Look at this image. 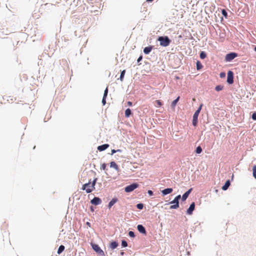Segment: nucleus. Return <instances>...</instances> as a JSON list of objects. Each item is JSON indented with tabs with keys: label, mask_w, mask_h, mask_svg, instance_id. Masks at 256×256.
<instances>
[{
	"label": "nucleus",
	"mask_w": 256,
	"mask_h": 256,
	"mask_svg": "<svg viewBox=\"0 0 256 256\" xmlns=\"http://www.w3.org/2000/svg\"><path fill=\"white\" fill-rule=\"evenodd\" d=\"M195 203L192 202L190 205L189 208L187 210L186 213L189 215H191L192 214L193 211L194 210Z\"/></svg>",
	"instance_id": "1a4fd4ad"
},
{
	"label": "nucleus",
	"mask_w": 256,
	"mask_h": 256,
	"mask_svg": "<svg viewBox=\"0 0 256 256\" xmlns=\"http://www.w3.org/2000/svg\"><path fill=\"white\" fill-rule=\"evenodd\" d=\"M92 246L93 250L99 255L102 256H104V251L100 248L96 244H92Z\"/></svg>",
	"instance_id": "20e7f679"
},
{
	"label": "nucleus",
	"mask_w": 256,
	"mask_h": 256,
	"mask_svg": "<svg viewBox=\"0 0 256 256\" xmlns=\"http://www.w3.org/2000/svg\"><path fill=\"white\" fill-rule=\"evenodd\" d=\"M252 118L254 120H256V112H254V113L252 114Z\"/></svg>",
	"instance_id": "e433bc0d"
},
{
	"label": "nucleus",
	"mask_w": 256,
	"mask_h": 256,
	"mask_svg": "<svg viewBox=\"0 0 256 256\" xmlns=\"http://www.w3.org/2000/svg\"><path fill=\"white\" fill-rule=\"evenodd\" d=\"M122 245L124 247L127 246H128L127 242L126 240H122Z\"/></svg>",
	"instance_id": "2f4dec72"
},
{
	"label": "nucleus",
	"mask_w": 256,
	"mask_h": 256,
	"mask_svg": "<svg viewBox=\"0 0 256 256\" xmlns=\"http://www.w3.org/2000/svg\"><path fill=\"white\" fill-rule=\"evenodd\" d=\"M124 252H121L120 253V256H124Z\"/></svg>",
	"instance_id": "37998d69"
},
{
	"label": "nucleus",
	"mask_w": 256,
	"mask_h": 256,
	"mask_svg": "<svg viewBox=\"0 0 256 256\" xmlns=\"http://www.w3.org/2000/svg\"><path fill=\"white\" fill-rule=\"evenodd\" d=\"M254 50L256 52V46L254 48Z\"/></svg>",
	"instance_id": "49530a36"
},
{
	"label": "nucleus",
	"mask_w": 256,
	"mask_h": 256,
	"mask_svg": "<svg viewBox=\"0 0 256 256\" xmlns=\"http://www.w3.org/2000/svg\"><path fill=\"white\" fill-rule=\"evenodd\" d=\"M98 180V178H95L92 182L90 180L88 183L84 184L82 189L85 190L86 193H90L95 189V185Z\"/></svg>",
	"instance_id": "f257e3e1"
},
{
	"label": "nucleus",
	"mask_w": 256,
	"mask_h": 256,
	"mask_svg": "<svg viewBox=\"0 0 256 256\" xmlns=\"http://www.w3.org/2000/svg\"><path fill=\"white\" fill-rule=\"evenodd\" d=\"M118 202V199L116 198H112L110 202L108 203V207L109 208L114 205Z\"/></svg>",
	"instance_id": "f3484780"
},
{
	"label": "nucleus",
	"mask_w": 256,
	"mask_h": 256,
	"mask_svg": "<svg viewBox=\"0 0 256 256\" xmlns=\"http://www.w3.org/2000/svg\"><path fill=\"white\" fill-rule=\"evenodd\" d=\"M155 103L156 104V107H160L162 106V102L160 100H156Z\"/></svg>",
	"instance_id": "bb28decb"
},
{
	"label": "nucleus",
	"mask_w": 256,
	"mask_h": 256,
	"mask_svg": "<svg viewBox=\"0 0 256 256\" xmlns=\"http://www.w3.org/2000/svg\"><path fill=\"white\" fill-rule=\"evenodd\" d=\"M131 114V110L130 108H127L125 111V116L128 118Z\"/></svg>",
	"instance_id": "5701e85b"
},
{
	"label": "nucleus",
	"mask_w": 256,
	"mask_h": 256,
	"mask_svg": "<svg viewBox=\"0 0 256 256\" xmlns=\"http://www.w3.org/2000/svg\"><path fill=\"white\" fill-rule=\"evenodd\" d=\"M158 40L160 42V45L164 47L168 46L170 42V40L167 36H160Z\"/></svg>",
	"instance_id": "f03ea898"
},
{
	"label": "nucleus",
	"mask_w": 256,
	"mask_h": 256,
	"mask_svg": "<svg viewBox=\"0 0 256 256\" xmlns=\"http://www.w3.org/2000/svg\"><path fill=\"white\" fill-rule=\"evenodd\" d=\"M220 78H224L226 76L224 72H221L220 74Z\"/></svg>",
	"instance_id": "4c0bfd02"
},
{
	"label": "nucleus",
	"mask_w": 256,
	"mask_h": 256,
	"mask_svg": "<svg viewBox=\"0 0 256 256\" xmlns=\"http://www.w3.org/2000/svg\"><path fill=\"white\" fill-rule=\"evenodd\" d=\"M180 198H181L180 195H178V196H177L175 198H176L178 201V200H179Z\"/></svg>",
	"instance_id": "58836bf2"
},
{
	"label": "nucleus",
	"mask_w": 256,
	"mask_h": 256,
	"mask_svg": "<svg viewBox=\"0 0 256 256\" xmlns=\"http://www.w3.org/2000/svg\"><path fill=\"white\" fill-rule=\"evenodd\" d=\"M64 246L63 245H61L59 246L58 249V250L57 253L58 254H61L64 250Z\"/></svg>",
	"instance_id": "4be33fe9"
},
{
	"label": "nucleus",
	"mask_w": 256,
	"mask_h": 256,
	"mask_svg": "<svg viewBox=\"0 0 256 256\" xmlns=\"http://www.w3.org/2000/svg\"><path fill=\"white\" fill-rule=\"evenodd\" d=\"M252 175L256 179V165L254 166L252 168Z\"/></svg>",
	"instance_id": "a878e982"
},
{
	"label": "nucleus",
	"mask_w": 256,
	"mask_h": 256,
	"mask_svg": "<svg viewBox=\"0 0 256 256\" xmlns=\"http://www.w3.org/2000/svg\"><path fill=\"white\" fill-rule=\"evenodd\" d=\"M86 224H87L88 225H90V222H88L86 223Z\"/></svg>",
	"instance_id": "a18cd8bd"
},
{
	"label": "nucleus",
	"mask_w": 256,
	"mask_h": 256,
	"mask_svg": "<svg viewBox=\"0 0 256 256\" xmlns=\"http://www.w3.org/2000/svg\"><path fill=\"white\" fill-rule=\"evenodd\" d=\"M230 186V182L229 180H228L226 182L225 184L222 186V189L224 190H226Z\"/></svg>",
	"instance_id": "a211bd4d"
},
{
	"label": "nucleus",
	"mask_w": 256,
	"mask_h": 256,
	"mask_svg": "<svg viewBox=\"0 0 256 256\" xmlns=\"http://www.w3.org/2000/svg\"><path fill=\"white\" fill-rule=\"evenodd\" d=\"M202 152V148L200 146H198L196 150V153L199 154L201 153Z\"/></svg>",
	"instance_id": "c85d7f7f"
},
{
	"label": "nucleus",
	"mask_w": 256,
	"mask_h": 256,
	"mask_svg": "<svg viewBox=\"0 0 256 256\" xmlns=\"http://www.w3.org/2000/svg\"><path fill=\"white\" fill-rule=\"evenodd\" d=\"M180 100V96H178L175 100H174L171 104V106L172 108H174L177 102Z\"/></svg>",
	"instance_id": "aec40b11"
},
{
	"label": "nucleus",
	"mask_w": 256,
	"mask_h": 256,
	"mask_svg": "<svg viewBox=\"0 0 256 256\" xmlns=\"http://www.w3.org/2000/svg\"><path fill=\"white\" fill-rule=\"evenodd\" d=\"M138 184L136 183L132 184L129 186H126L124 188L125 192H130L133 191L134 190L138 188Z\"/></svg>",
	"instance_id": "39448f33"
},
{
	"label": "nucleus",
	"mask_w": 256,
	"mask_h": 256,
	"mask_svg": "<svg viewBox=\"0 0 256 256\" xmlns=\"http://www.w3.org/2000/svg\"><path fill=\"white\" fill-rule=\"evenodd\" d=\"M172 188H167L162 190V192L164 195H166L171 193L172 192Z\"/></svg>",
	"instance_id": "4468645a"
},
{
	"label": "nucleus",
	"mask_w": 256,
	"mask_h": 256,
	"mask_svg": "<svg viewBox=\"0 0 256 256\" xmlns=\"http://www.w3.org/2000/svg\"><path fill=\"white\" fill-rule=\"evenodd\" d=\"M90 202L93 204L98 205L101 204L102 200L99 198L94 197L92 200H91Z\"/></svg>",
	"instance_id": "9d476101"
},
{
	"label": "nucleus",
	"mask_w": 256,
	"mask_h": 256,
	"mask_svg": "<svg viewBox=\"0 0 256 256\" xmlns=\"http://www.w3.org/2000/svg\"><path fill=\"white\" fill-rule=\"evenodd\" d=\"M108 93V88H106L104 90L103 98L102 100V103L103 105H104L106 103V99Z\"/></svg>",
	"instance_id": "ddd939ff"
},
{
	"label": "nucleus",
	"mask_w": 256,
	"mask_h": 256,
	"mask_svg": "<svg viewBox=\"0 0 256 256\" xmlns=\"http://www.w3.org/2000/svg\"><path fill=\"white\" fill-rule=\"evenodd\" d=\"M118 246V242H113L110 243V247L112 249H114Z\"/></svg>",
	"instance_id": "412c9836"
},
{
	"label": "nucleus",
	"mask_w": 256,
	"mask_h": 256,
	"mask_svg": "<svg viewBox=\"0 0 256 256\" xmlns=\"http://www.w3.org/2000/svg\"><path fill=\"white\" fill-rule=\"evenodd\" d=\"M125 73H126L125 70H124L121 72V74H120V78L121 81L123 80Z\"/></svg>",
	"instance_id": "cd10ccee"
},
{
	"label": "nucleus",
	"mask_w": 256,
	"mask_h": 256,
	"mask_svg": "<svg viewBox=\"0 0 256 256\" xmlns=\"http://www.w3.org/2000/svg\"><path fill=\"white\" fill-rule=\"evenodd\" d=\"M108 147H109V144H102V145L98 146V150L99 151L101 152V151H103V150H106Z\"/></svg>",
	"instance_id": "f8f14e48"
},
{
	"label": "nucleus",
	"mask_w": 256,
	"mask_h": 256,
	"mask_svg": "<svg viewBox=\"0 0 256 256\" xmlns=\"http://www.w3.org/2000/svg\"><path fill=\"white\" fill-rule=\"evenodd\" d=\"M153 0H146V2H152Z\"/></svg>",
	"instance_id": "c03bdc74"
},
{
	"label": "nucleus",
	"mask_w": 256,
	"mask_h": 256,
	"mask_svg": "<svg viewBox=\"0 0 256 256\" xmlns=\"http://www.w3.org/2000/svg\"><path fill=\"white\" fill-rule=\"evenodd\" d=\"M223 88V86H220V85H218V86H217L216 88H215V90L218 92V91H220L221 90H222Z\"/></svg>",
	"instance_id": "c756f323"
},
{
	"label": "nucleus",
	"mask_w": 256,
	"mask_h": 256,
	"mask_svg": "<svg viewBox=\"0 0 256 256\" xmlns=\"http://www.w3.org/2000/svg\"><path fill=\"white\" fill-rule=\"evenodd\" d=\"M142 56H140L138 59L137 61L138 62H139L142 60Z\"/></svg>",
	"instance_id": "a19ab883"
},
{
	"label": "nucleus",
	"mask_w": 256,
	"mask_h": 256,
	"mask_svg": "<svg viewBox=\"0 0 256 256\" xmlns=\"http://www.w3.org/2000/svg\"><path fill=\"white\" fill-rule=\"evenodd\" d=\"M237 54L235 52H230L226 55L225 57V60L226 62H230L233 59L237 56Z\"/></svg>",
	"instance_id": "423d86ee"
},
{
	"label": "nucleus",
	"mask_w": 256,
	"mask_h": 256,
	"mask_svg": "<svg viewBox=\"0 0 256 256\" xmlns=\"http://www.w3.org/2000/svg\"><path fill=\"white\" fill-rule=\"evenodd\" d=\"M170 204H174L170 206V209H176L179 207V202L175 198L174 199L170 202Z\"/></svg>",
	"instance_id": "6e6552de"
},
{
	"label": "nucleus",
	"mask_w": 256,
	"mask_h": 256,
	"mask_svg": "<svg viewBox=\"0 0 256 256\" xmlns=\"http://www.w3.org/2000/svg\"><path fill=\"white\" fill-rule=\"evenodd\" d=\"M138 230L142 234H146V231L145 228L141 224H139L137 226Z\"/></svg>",
	"instance_id": "dca6fc26"
},
{
	"label": "nucleus",
	"mask_w": 256,
	"mask_h": 256,
	"mask_svg": "<svg viewBox=\"0 0 256 256\" xmlns=\"http://www.w3.org/2000/svg\"><path fill=\"white\" fill-rule=\"evenodd\" d=\"M192 190V188H190L188 190L187 192H186L182 196V200L183 201H184L186 200V199L188 198V196L190 194Z\"/></svg>",
	"instance_id": "9b49d317"
},
{
	"label": "nucleus",
	"mask_w": 256,
	"mask_h": 256,
	"mask_svg": "<svg viewBox=\"0 0 256 256\" xmlns=\"http://www.w3.org/2000/svg\"><path fill=\"white\" fill-rule=\"evenodd\" d=\"M200 58L202 59H204L206 58V54L205 52H201L200 53Z\"/></svg>",
	"instance_id": "393cba45"
},
{
	"label": "nucleus",
	"mask_w": 256,
	"mask_h": 256,
	"mask_svg": "<svg viewBox=\"0 0 256 256\" xmlns=\"http://www.w3.org/2000/svg\"><path fill=\"white\" fill-rule=\"evenodd\" d=\"M202 64L200 63V61H198L196 62V68L198 70H200V69H202Z\"/></svg>",
	"instance_id": "b1692460"
},
{
	"label": "nucleus",
	"mask_w": 256,
	"mask_h": 256,
	"mask_svg": "<svg viewBox=\"0 0 256 256\" xmlns=\"http://www.w3.org/2000/svg\"><path fill=\"white\" fill-rule=\"evenodd\" d=\"M128 235L130 237L134 238L135 236V234L134 232L132 231H130L128 232Z\"/></svg>",
	"instance_id": "473e14b6"
},
{
	"label": "nucleus",
	"mask_w": 256,
	"mask_h": 256,
	"mask_svg": "<svg viewBox=\"0 0 256 256\" xmlns=\"http://www.w3.org/2000/svg\"><path fill=\"white\" fill-rule=\"evenodd\" d=\"M222 14L226 18L227 16V12L224 10H222Z\"/></svg>",
	"instance_id": "f704fd0d"
},
{
	"label": "nucleus",
	"mask_w": 256,
	"mask_h": 256,
	"mask_svg": "<svg viewBox=\"0 0 256 256\" xmlns=\"http://www.w3.org/2000/svg\"><path fill=\"white\" fill-rule=\"evenodd\" d=\"M144 205L142 204H138L136 205V208L139 210H142L143 208Z\"/></svg>",
	"instance_id": "7c9ffc66"
},
{
	"label": "nucleus",
	"mask_w": 256,
	"mask_h": 256,
	"mask_svg": "<svg viewBox=\"0 0 256 256\" xmlns=\"http://www.w3.org/2000/svg\"><path fill=\"white\" fill-rule=\"evenodd\" d=\"M106 164H103L100 167V168L103 170H105L106 168Z\"/></svg>",
	"instance_id": "72a5a7b5"
},
{
	"label": "nucleus",
	"mask_w": 256,
	"mask_h": 256,
	"mask_svg": "<svg viewBox=\"0 0 256 256\" xmlns=\"http://www.w3.org/2000/svg\"><path fill=\"white\" fill-rule=\"evenodd\" d=\"M117 152H121V150H112L111 154H114L116 153Z\"/></svg>",
	"instance_id": "c9c22d12"
},
{
	"label": "nucleus",
	"mask_w": 256,
	"mask_h": 256,
	"mask_svg": "<svg viewBox=\"0 0 256 256\" xmlns=\"http://www.w3.org/2000/svg\"><path fill=\"white\" fill-rule=\"evenodd\" d=\"M110 166L111 168H113L116 170H118V166L117 165V164L114 162H112L110 163Z\"/></svg>",
	"instance_id": "6ab92c4d"
},
{
	"label": "nucleus",
	"mask_w": 256,
	"mask_h": 256,
	"mask_svg": "<svg viewBox=\"0 0 256 256\" xmlns=\"http://www.w3.org/2000/svg\"><path fill=\"white\" fill-rule=\"evenodd\" d=\"M152 48H153V46H149L146 47L144 50V52L145 54H148L152 51Z\"/></svg>",
	"instance_id": "2eb2a0df"
},
{
	"label": "nucleus",
	"mask_w": 256,
	"mask_h": 256,
	"mask_svg": "<svg viewBox=\"0 0 256 256\" xmlns=\"http://www.w3.org/2000/svg\"><path fill=\"white\" fill-rule=\"evenodd\" d=\"M233 79L234 74L232 71L229 70L228 72L227 82L230 84H232L234 82Z\"/></svg>",
	"instance_id": "0eeeda50"
},
{
	"label": "nucleus",
	"mask_w": 256,
	"mask_h": 256,
	"mask_svg": "<svg viewBox=\"0 0 256 256\" xmlns=\"http://www.w3.org/2000/svg\"><path fill=\"white\" fill-rule=\"evenodd\" d=\"M132 102H128V106H132Z\"/></svg>",
	"instance_id": "79ce46f5"
},
{
	"label": "nucleus",
	"mask_w": 256,
	"mask_h": 256,
	"mask_svg": "<svg viewBox=\"0 0 256 256\" xmlns=\"http://www.w3.org/2000/svg\"><path fill=\"white\" fill-rule=\"evenodd\" d=\"M202 107V104L198 108L195 112L193 118H192V124L194 126H196L198 124V116L199 115V114L201 110Z\"/></svg>",
	"instance_id": "7ed1b4c3"
},
{
	"label": "nucleus",
	"mask_w": 256,
	"mask_h": 256,
	"mask_svg": "<svg viewBox=\"0 0 256 256\" xmlns=\"http://www.w3.org/2000/svg\"><path fill=\"white\" fill-rule=\"evenodd\" d=\"M148 192L150 196L153 195V192L151 190H148Z\"/></svg>",
	"instance_id": "ea45409f"
}]
</instances>
